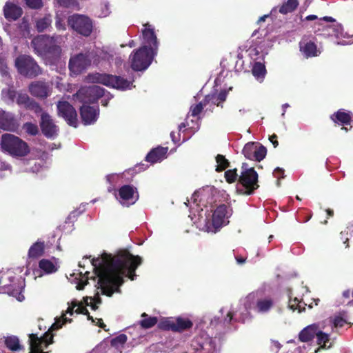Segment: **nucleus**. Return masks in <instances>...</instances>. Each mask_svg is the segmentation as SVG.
I'll list each match as a JSON object with an SVG mask.
<instances>
[{"label":"nucleus","mask_w":353,"mask_h":353,"mask_svg":"<svg viewBox=\"0 0 353 353\" xmlns=\"http://www.w3.org/2000/svg\"><path fill=\"white\" fill-rule=\"evenodd\" d=\"M28 109L33 110L36 113L43 112L41 106L34 101H32L30 105L28 107Z\"/></svg>","instance_id":"obj_54"},{"label":"nucleus","mask_w":353,"mask_h":353,"mask_svg":"<svg viewBox=\"0 0 353 353\" xmlns=\"http://www.w3.org/2000/svg\"><path fill=\"white\" fill-rule=\"evenodd\" d=\"M15 66L21 74L28 77H34L41 73L40 67L28 55L18 57L15 59Z\"/></svg>","instance_id":"obj_13"},{"label":"nucleus","mask_w":353,"mask_h":353,"mask_svg":"<svg viewBox=\"0 0 353 353\" xmlns=\"http://www.w3.org/2000/svg\"><path fill=\"white\" fill-rule=\"evenodd\" d=\"M192 325V322L189 319L180 316L165 320L161 323V327L175 332H182L191 328Z\"/></svg>","instance_id":"obj_19"},{"label":"nucleus","mask_w":353,"mask_h":353,"mask_svg":"<svg viewBox=\"0 0 353 353\" xmlns=\"http://www.w3.org/2000/svg\"><path fill=\"white\" fill-rule=\"evenodd\" d=\"M90 272L88 271H85V273L83 274L82 272H78V273H73L71 274V277H73V279L72 282L75 283L76 288L78 290H81L84 288V286L87 285L88 280L89 279V275Z\"/></svg>","instance_id":"obj_33"},{"label":"nucleus","mask_w":353,"mask_h":353,"mask_svg":"<svg viewBox=\"0 0 353 353\" xmlns=\"http://www.w3.org/2000/svg\"><path fill=\"white\" fill-rule=\"evenodd\" d=\"M59 261L55 257L42 259L39 261V268L43 274H51L57 272L59 268Z\"/></svg>","instance_id":"obj_21"},{"label":"nucleus","mask_w":353,"mask_h":353,"mask_svg":"<svg viewBox=\"0 0 353 353\" xmlns=\"http://www.w3.org/2000/svg\"><path fill=\"white\" fill-rule=\"evenodd\" d=\"M207 104L205 101L203 102H200L199 103L192 105L190 108V114L192 117H196L199 115V114L201 112L204 107H206Z\"/></svg>","instance_id":"obj_49"},{"label":"nucleus","mask_w":353,"mask_h":353,"mask_svg":"<svg viewBox=\"0 0 353 353\" xmlns=\"http://www.w3.org/2000/svg\"><path fill=\"white\" fill-rule=\"evenodd\" d=\"M0 73L2 76V77H3V79H4L3 81H5V83L8 85H9L11 82V79L10 78L8 67H7L6 63H5L3 59H2L1 57H0Z\"/></svg>","instance_id":"obj_42"},{"label":"nucleus","mask_w":353,"mask_h":353,"mask_svg":"<svg viewBox=\"0 0 353 353\" xmlns=\"http://www.w3.org/2000/svg\"><path fill=\"white\" fill-rule=\"evenodd\" d=\"M242 153L248 159L261 161L265 157L267 150L260 143L248 142L244 145Z\"/></svg>","instance_id":"obj_17"},{"label":"nucleus","mask_w":353,"mask_h":353,"mask_svg":"<svg viewBox=\"0 0 353 353\" xmlns=\"http://www.w3.org/2000/svg\"><path fill=\"white\" fill-rule=\"evenodd\" d=\"M323 327L319 326L317 334V344L319 345L314 350V353H317L321 349L328 350L332 346V341H331L330 334L322 332Z\"/></svg>","instance_id":"obj_28"},{"label":"nucleus","mask_w":353,"mask_h":353,"mask_svg":"<svg viewBox=\"0 0 353 353\" xmlns=\"http://www.w3.org/2000/svg\"><path fill=\"white\" fill-rule=\"evenodd\" d=\"M92 54H79L70 57L69 69L73 75H78L85 70L92 63Z\"/></svg>","instance_id":"obj_15"},{"label":"nucleus","mask_w":353,"mask_h":353,"mask_svg":"<svg viewBox=\"0 0 353 353\" xmlns=\"http://www.w3.org/2000/svg\"><path fill=\"white\" fill-rule=\"evenodd\" d=\"M90 82L101 83L108 87H111L120 90H130L133 85V80H128L120 76L96 73L90 74L88 77Z\"/></svg>","instance_id":"obj_7"},{"label":"nucleus","mask_w":353,"mask_h":353,"mask_svg":"<svg viewBox=\"0 0 353 353\" xmlns=\"http://www.w3.org/2000/svg\"><path fill=\"white\" fill-rule=\"evenodd\" d=\"M228 92L225 90H221L219 93H213L205 97L204 101L208 105L206 109L212 110L213 106H221L222 103L225 101Z\"/></svg>","instance_id":"obj_26"},{"label":"nucleus","mask_w":353,"mask_h":353,"mask_svg":"<svg viewBox=\"0 0 353 353\" xmlns=\"http://www.w3.org/2000/svg\"><path fill=\"white\" fill-rule=\"evenodd\" d=\"M230 215V209L225 205H221L214 210L211 219L205 214L203 216L202 214H199L198 221H194V223L200 230L216 233L229 223Z\"/></svg>","instance_id":"obj_5"},{"label":"nucleus","mask_w":353,"mask_h":353,"mask_svg":"<svg viewBox=\"0 0 353 353\" xmlns=\"http://www.w3.org/2000/svg\"><path fill=\"white\" fill-rule=\"evenodd\" d=\"M193 353H218L219 348L216 339L206 333H201L196 336L191 343Z\"/></svg>","instance_id":"obj_12"},{"label":"nucleus","mask_w":353,"mask_h":353,"mask_svg":"<svg viewBox=\"0 0 353 353\" xmlns=\"http://www.w3.org/2000/svg\"><path fill=\"white\" fill-rule=\"evenodd\" d=\"M345 321L341 317L335 318L334 321V325L336 327H341L344 325Z\"/></svg>","instance_id":"obj_59"},{"label":"nucleus","mask_w":353,"mask_h":353,"mask_svg":"<svg viewBox=\"0 0 353 353\" xmlns=\"http://www.w3.org/2000/svg\"><path fill=\"white\" fill-rule=\"evenodd\" d=\"M241 305L243 308H240L239 312L233 306L220 310L224 324L230 323L233 319L244 322L250 317V309L259 314H267L274 307L275 301L270 296H263L261 292H254L241 299Z\"/></svg>","instance_id":"obj_2"},{"label":"nucleus","mask_w":353,"mask_h":353,"mask_svg":"<svg viewBox=\"0 0 353 353\" xmlns=\"http://www.w3.org/2000/svg\"><path fill=\"white\" fill-rule=\"evenodd\" d=\"M111 13L110 4L108 1H103L101 3L97 15L99 17H106L109 16Z\"/></svg>","instance_id":"obj_45"},{"label":"nucleus","mask_w":353,"mask_h":353,"mask_svg":"<svg viewBox=\"0 0 353 353\" xmlns=\"http://www.w3.org/2000/svg\"><path fill=\"white\" fill-rule=\"evenodd\" d=\"M141 316L144 319L140 321V325L143 328H150L157 323V317L148 316L146 313H143Z\"/></svg>","instance_id":"obj_41"},{"label":"nucleus","mask_w":353,"mask_h":353,"mask_svg":"<svg viewBox=\"0 0 353 353\" xmlns=\"http://www.w3.org/2000/svg\"><path fill=\"white\" fill-rule=\"evenodd\" d=\"M238 174L236 169L229 170L225 172V177L226 181L231 183L234 182L237 179Z\"/></svg>","instance_id":"obj_51"},{"label":"nucleus","mask_w":353,"mask_h":353,"mask_svg":"<svg viewBox=\"0 0 353 353\" xmlns=\"http://www.w3.org/2000/svg\"><path fill=\"white\" fill-rule=\"evenodd\" d=\"M4 17L9 21H15L19 18L22 13V9L12 2H7L3 8Z\"/></svg>","instance_id":"obj_27"},{"label":"nucleus","mask_w":353,"mask_h":353,"mask_svg":"<svg viewBox=\"0 0 353 353\" xmlns=\"http://www.w3.org/2000/svg\"><path fill=\"white\" fill-rule=\"evenodd\" d=\"M259 53V50L257 48H250V55L254 58V57H256Z\"/></svg>","instance_id":"obj_63"},{"label":"nucleus","mask_w":353,"mask_h":353,"mask_svg":"<svg viewBox=\"0 0 353 353\" xmlns=\"http://www.w3.org/2000/svg\"><path fill=\"white\" fill-rule=\"evenodd\" d=\"M32 100L25 93H19L17 98V103L19 105H23L28 108Z\"/></svg>","instance_id":"obj_47"},{"label":"nucleus","mask_w":353,"mask_h":353,"mask_svg":"<svg viewBox=\"0 0 353 353\" xmlns=\"http://www.w3.org/2000/svg\"><path fill=\"white\" fill-rule=\"evenodd\" d=\"M41 168V164L35 162L32 167H31L30 168H26V170L28 172H38Z\"/></svg>","instance_id":"obj_57"},{"label":"nucleus","mask_w":353,"mask_h":353,"mask_svg":"<svg viewBox=\"0 0 353 353\" xmlns=\"http://www.w3.org/2000/svg\"><path fill=\"white\" fill-rule=\"evenodd\" d=\"M14 95V91L10 88L3 89L1 92L2 99L7 103L13 101Z\"/></svg>","instance_id":"obj_48"},{"label":"nucleus","mask_w":353,"mask_h":353,"mask_svg":"<svg viewBox=\"0 0 353 353\" xmlns=\"http://www.w3.org/2000/svg\"><path fill=\"white\" fill-rule=\"evenodd\" d=\"M58 114L71 126L77 127V114L75 109L67 101H59L57 104Z\"/></svg>","instance_id":"obj_18"},{"label":"nucleus","mask_w":353,"mask_h":353,"mask_svg":"<svg viewBox=\"0 0 353 353\" xmlns=\"http://www.w3.org/2000/svg\"><path fill=\"white\" fill-rule=\"evenodd\" d=\"M27 6L33 9H39L43 6L42 0H25Z\"/></svg>","instance_id":"obj_52"},{"label":"nucleus","mask_w":353,"mask_h":353,"mask_svg":"<svg viewBox=\"0 0 353 353\" xmlns=\"http://www.w3.org/2000/svg\"><path fill=\"white\" fill-rule=\"evenodd\" d=\"M327 35L329 37H334L336 39L342 35V29L339 26H327L326 27Z\"/></svg>","instance_id":"obj_44"},{"label":"nucleus","mask_w":353,"mask_h":353,"mask_svg":"<svg viewBox=\"0 0 353 353\" xmlns=\"http://www.w3.org/2000/svg\"><path fill=\"white\" fill-rule=\"evenodd\" d=\"M58 4L63 6H70L76 3L77 0H54Z\"/></svg>","instance_id":"obj_56"},{"label":"nucleus","mask_w":353,"mask_h":353,"mask_svg":"<svg viewBox=\"0 0 353 353\" xmlns=\"http://www.w3.org/2000/svg\"><path fill=\"white\" fill-rule=\"evenodd\" d=\"M30 94L36 97L46 98L50 94L49 85L42 81H35L29 85Z\"/></svg>","instance_id":"obj_23"},{"label":"nucleus","mask_w":353,"mask_h":353,"mask_svg":"<svg viewBox=\"0 0 353 353\" xmlns=\"http://www.w3.org/2000/svg\"><path fill=\"white\" fill-rule=\"evenodd\" d=\"M40 126L42 133L47 138L53 139L57 136L59 128L48 113L42 112L41 115Z\"/></svg>","instance_id":"obj_20"},{"label":"nucleus","mask_w":353,"mask_h":353,"mask_svg":"<svg viewBox=\"0 0 353 353\" xmlns=\"http://www.w3.org/2000/svg\"><path fill=\"white\" fill-rule=\"evenodd\" d=\"M104 96V89L94 85L83 87L73 96L74 103H82L80 108V114L84 125H91L95 123L99 114L97 105L90 106L97 101L99 98Z\"/></svg>","instance_id":"obj_3"},{"label":"nucleus","mask_w":353,"mask_h":353,"mask_svg":"<svg viewBox=\"0 0 353 353\" xmlns=\"http://www.w3.org/2000/svg\"><path fill=\"white\" fill-rule=\"evenodd\" d=\"M303 345L297 348H294L296 353H314L313 342H302Z\"/></svg>","instance_id":"obj_43"},{"label":"nucleus","mask_w":353,"mask_h":353,"mask_svg":"<svg viewBox=\"0 0 353 353\" xmlns=\"http://www.w3.org/2000/svg\"><path fill=\"white\" fill-rule=\"evenodd\" d=\"M298 5V0H288L281 6L279 12L282 14L291 12L297 8Z\"/></svg>","instance_id":"obj_40"},{"label":"nucleus","mask_w":353,"mask_h":353,"mask_svg":"<svg viewBox=\"0 0 353 353\" xmlns=\"http://www.w3.org/2000/svg\"><path fill=\"white\" fill-rule=\"evenodd\" d=\"M45 252V243L44 241L38 240L37 242L33 243L29 248L28 257V259H34L41 257L43 255Z\"/></svg>","instance_id":"obj_32"},{"label":"nucleus","mask_w":353,"mask_h":353,"mask_svg":"<svg viewBox=\"0 0 353 353\" xmlns=\"http://www.w3.org/2000/svg\"><path fill=\"white\" fill-rule=\"evenodd\" d=\"M68 26L77 33L89 36L92 30V22L87 16L73 14L68 19Z\"/></svg>","instance_id":"obj_14"},{"label":"nucleus","mask_w":353,"mask_h":353,"mask_svg":"<svg viewBox=\"0 0 353 353\" xmlns=\"http://www.w3.org/2000/svg\"><path fill=\"white\" fill-rule=\"evenodd\" d=\"M55 26L59 30H65V25L64 23V21L59 17H56Z\"/></svg>","instance_id":"obj_53"},{"label":"nucleus","mask_w":353,"mask_h":353,"mask_svg":"<svg viewBox=\"0 0 353 353\" xmlns=\"http://www.w3.org/2000/svg\"><path fill=\"white\" fill-rule=\"evenodd\" d=\"M307 304L302 302L296 296L293 297L291 294H289L288 307L293 312L297 311L301 313L305 310Z\"/></svg>","instance_id":"obj_37"},{"label":"nucleus","mask_w":353,"mask_h":353,"mask_svg":"<svg viewBox=\"0 0 353 353\" xmlns=\"http://www.w3.org/2000/svg\"><path fill=\"white\" fill-rule=\"evenodd\" d=\"M252 74L259 82H262L266 74L265 67L261 62H255L252 67Z\"/></svg>","instance_id":"obj_38"},{"label":"nucleus","mask_w":353,"mask_h":353,"mask_svg":"<svg viewBox=\"0 0 353 353\" xmlns=\"http://www.w3.org/2000/svg\"><path fill=\"white\" fill-rule=\"evenodd\" d=\"M10 168V165L3 161H0V178H2L3 176V175L1 173L2 171L9 170Z\"/></svg>","instance_id":"obj_58"},{"label":"nucleus","mask_w":353,"mask_h":353,"mask_svg":"<svg viewBox=\"0 0 353 353\" xmlns=\"http://www.w3.org/2000/svg\"><path fill=\"white\" fill-rule=\"evenodd\" d=\"M319 327V324H312L307 326L299 333V340L301 342H312L313 338L317 334Z\"/></svg>","instance_id":"obj_29"},{"label":"nucleus","mask_w":353,"mask_h":353,"mask_svg":"<svg viewBox=\"0 0 353 353\" xmlns=\"http://www.w3.org/2000/svg\"><path fill=\"white\" fill-rule=\"evenodd\" d=\"M142 35L143 46H145L148 49L152 48L154 52H156L157 49V39L154 29L150 25H143Z\"/></svg>","instance_id":"obj_22"},{"label":"nucleus","mask_w":353,"mask_h":353,"mask_svg":"<svg viewBox=\"0 0 353 353\" xmlns=\"http://www.w3.org/2000/svg\"><path fill=\"white\" fill-rule=\"evenodd\" d=\"M167 152L168 148H157L150 151V152L146 156V161L152 163L161 161L166 158Z\"/></svg>","instance_id":"obj_30"},{"label":"nucleus","mask_w":353,"mask_h":353,"mask_svg":"<svg viewBox=\"0 0 353 353\" xmlns=\"http://www.w3.org/2000/svg\"><path fill=\"white\" fill-rule=\"evenodd\" d=\"M241 170L239 178L241 186L237 190L242 194H251L259 188L258 174L253 168H249L247 163L242 164Z\"/></svg>","instance_id":"obj_9"},{"label":"nucleus","mask_w":353,"mask_h":353,"mask_svg":"<svg viewBox=\"0 0 353 353\" xmlns=\"http://www.w3.org/2000/svg\"><path fill=\"white\" fill-rule=\"evenodd\" d=\"M331 119L339 125H345L350 124L351 117L349 112L340 110L334 114Z\"/></svg>","instance_id":"obj_36"},{"label":"nucleus","mask_w":353,"mask_h":353,"mask_svg":"<svg viewBox=\"0 0 353 353\" xmlns=\"http://www.w3.org/2000/svg\"><path fill=\"white\" fill-rule=\"evenodd\" d=\"M6 31L12 39L14 38H27L30 35V27L28 19L23 17L19 26L17 28L14 32H11L8 28H5Z\"/></svg>","instance_id":"obj_25"},{"label":"nucleus","mask_w":353,"mask_h":353,"mask_svg":"<svg viewBox=\"0 0 353 353\" xmlns=\"http://www.w3.org/2000/svg\"><path fill=\"white\" fill-rule=\"evenodd\" d=\"M276 138H277V137L276 134H273V135L270 136L269 138V140L270 141V142H272V143L273 144L274 148H276L279 145V143L276 141Z\"/></svg>","instance_id":"obj_60"},{"label":"nucleus","mask_w":353,"mask_h":353,"mask_svg":"<svg viewBox=\"0 0 353 353\" xmlns=\"http://www.w3.org/2000/svg\"><path fill=\"white\" fill-rule=\"evenodd\" d=\"M127 341V336L125 334H120L111 341V345L116 348L120 353L123 352V347Z\"/></svg>","instance_id":"obj_39"},{"label":"nucleus","mask_w":353,"mask_h":353,"mask_svg":"<svg viewBox=\"0 0 353 353\" xmlns=\"http://www.w3.org/2000/svg\"><path fill=\"white\" fill-rule=\"evenodd\" d=\"M90 263L98 277V289L102 294L111 296L114 292H120L124 276L131 280L135 279L134 271L141 263V259L127 251H121L114 256L103 253L93 258Z\"/></svg>","instance_id":"obj_1"},{"label":"nucleus","mask_w":353,"mask_h":353,"mask_svg":"<svg viewBox=\"0 0 353 353\" xmlns=\"http://www.w3.org/2000/svg\"><path fill=\"white\" fill-rule=\"evenodd\" d=\"M283 172H284V170L280 168H276L273 172V174H274V177L278 179V182H277L278 185H279V180L281 178H283Z\"/></svg>","instance_id":"obj_55"},{"label":"nucleus","mask_w":353,"mask_h":353,"mask_svg":"<svg viewBox=\"0 0 353 353\" xmlns=\"http://www.w3.org/2000/svg\"><path fill=\"white\" fill-rule=\"evenodd\" d=\"M3 283L8 294L14 296L19 301L24 300L25 297L22 294L25 284L21 277L16 279L14 273L8 270L2 275L0 273V284Z\"/></svg>","instance_id":"obj_8"},{"label":"nucleus","mask_w":353,"mask_h":353,"mask_svg":"<svg viewBox=\"0 0 353 353\" xmlns=\"http://www.w3.org/2000/svg\"><path fill=\"white\" fill-rule=\"evenodd\" d=\"M13 125L12 114L0 110V128L5 130H10Z\"/></svg>","instance_id":"obj_35"},{"label":"nucleus","mask_w":353,"mask_h":353,"mask_svg":"<svg viewBox=\"0 0 353 353\" xmlns=\"http://www.w3.org/2000/svg\"><path fill=\"white\" fill-rule=\"evenodd\" d=\"M101 303V300L99 292L94 297L85 296L81 301L77 299L72 300L70 303H68V307L65 312H63L61 316L55 319V322L51 325L49 331L57 330L61 328L65 323H71L72 319L67 316V315L72 316L74 313L86 314L88 315V319L92 320V322L94 323L95 320L88 314L86 307L90 306L92 310H96L99 307L98 305Z\"/></svg>","instance_id":"obj_4"},{"label":"nucleus","mask_w":353,"mask_h":353,"mask_svg":"<svg viewBox=\"0 0 353 353\" xmlns=\"http://www.w3.org/2000/svg\"><path fill=\"white\" fill-rule=\"evenodd\" d=\"M118 177V175L116 174H109L106 176V179H107V181L109 182V183H112L116 178Z\"/></svg>","instance_id":"obj_62"},{"label":"nucleus","mask_w":353,"mask_h":353,"mask_svg":"<svg viewBox=\"0 0 353 353\" xmlns=\"http://www.w3.org/2000/svg\"><path fill=\"white\" fill-rule=\"evenodd\" d=\"M216 171L220 172L225 170L229 165L228 161L223 155L218 154L216 157Z\"/></svg>","instance_id":"obj_46"},{"label":"nucleus","mask_w":353,"mask_h":353,"mask_svg":"<svg viewBox=\"0 0 353 353\" xmlns=\"http://www.w3.org/2000/svg\"><path fill=\"white\" fill-rule=\"evenodd\" d=\"M101 55L103 59L107 60L108 61H110V59L112 57V55L108 54V52H101Z\"/></svg>","instance_id":"obj_61"},{"label":"nucleus","mask_w":353,"mask_h":353,"mask_svg":"<svg viewBox=\"0 0 353 353\" xmlns=\"http://www.w3.org/2000/svg\"><path fill=\"white\" fill-rule=\"evenodd\" d=\"M116 199L123 206H129L136 203L139 199L137 188L125 185L114 192Z\"/></svg>","instance_id":"obj_16"},{"label":"nucleus","mask_w":353,"mask_h":353,"mask_svg":"<svg viewBox=\"0 0 353 353\" xmlns=\"http://www.w3.org/2000/svg\"><path fill=\"white\" fill-rule=\"evenodd\" d=\"M23 129L30 135H36L38 132V127L36 124L32 123H26L23 125Z\"/></svg>","instance_id":"obj_50"},{"label":"nucleus","mask_w":353,"mask_h":353,"mask_svg":"<svg viewBox=\"0 0 353 353\" xmlns=\"http://www.w3.org/2000/svg\"><path fill=\"white\" fill-rule=\"evenodd\" d=\"M34 23L38 32H41L47 30L51 27L52 16L50 14H46L43 17L37 18L34 20Z\"/></svg>","instance_id":"obj_34"},{"label":"nucleus","mask_w":353,"mask_h":353,"mask_svg":"<svg viewBox=\"0 0 353 353\" xmlns=\"http://www.w3.org/2000/svg\"><path fill=\"white\" fill-rule=\"evenodd\" d=\"M57 38L47 35H40L34 38L31 44L35 53L46 57L48 54L59 52L60 48L57 45Z\"/></svg>","instance_id":"obj_10"},{"label":"nucleus","mask_w":353,"mask_h":353,"mask_svg":"<svg viewBox=\"0 0 353 353\" xmlns=\"http://www.w3.org/2000/svg\"><path fill=\"white\" fill-rule=\"evenodd\" d=\"M271 343H272V348H274V349H280L281 344L278 341H272Z\"/></svg>","instance_id":"obj_64"},{"label":"nucleus","mask_w":353,"mask_h":353,"mask_svg":"<svg viewBox=\"0 0 353 353\" xmlns=\"http://www.w3.org/2000/svg\"><path fill=\"white\" fill-rule=\"evenodd\" d=\"M6 347L12 352H20L24 350V346L17 336L10 335L4 337Z\"/></svg>","instance_id":"obj_31"},{"label":"nucleus","mask_w":353,"mask_h":353,"mask_svg":"<svg viewBox=\"0 0 353 353\" xmlns=\"http://www.w3.org/2000/svg\"><path fill=\"white\" fill-rule=\"evenodd\" d=\"M300 50L304 57H312L319 56L321 51L317 49L316 44L307 38H303L299 43Z\"/></svg>","instance_id":"obj_24"},{"label":"nucleus","mask_w":353,"mask_h":353,"mask_svg":"<svg viewBox=\"0 0 353 353\" xmlns=\"http://www.w3.org/2000/svg\"><path fill=\"white\" fill-rule=\"evenodd\" d=\"M1 150L12 157L22 158L30 153V149L26 142L12 134L1 136Z\"/></svg>","instance_id":"obj_6"},{"label":"nucleus","mask_w":353,"mask_h":353,"mask_svg":"<svg viewBox=\"0 0 353 353\" xmlns=\"http://www.w3.org/2000/svg\"><path fill=\"white\" fill-rule=\"evenodd\" d=\"M155 54L156 52H154L152 48L148 49L145 46H143L130 56L132 68L135 71L146 70L151 64Z\"/></svg>","instance_id":"obj_11"}]
</instances>
